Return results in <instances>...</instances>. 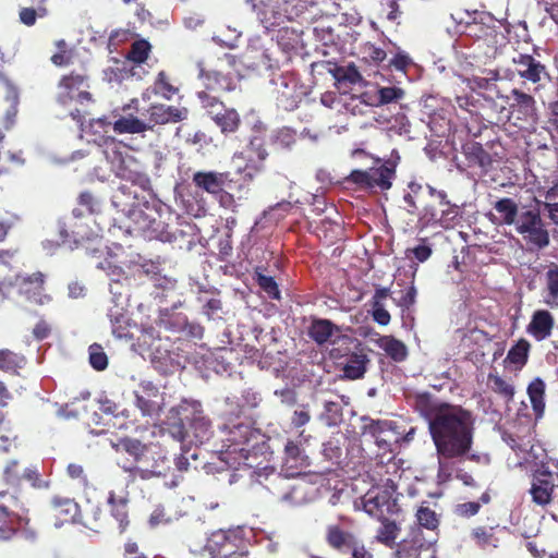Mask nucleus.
I'll list each match as a JSON object with an SVG mask.
<instances>
[{
	"label": "nucleus",
	"instance_id": "obj_1",
	"mask_svg": "<svg viewBox=\"0 0 558 558\" xmlns=\"http://www.w3.org/2000/svg\"><path fill=\"white\" fill-rule=\"evenodd\" d=\"M414 409L428 422V429L436 452L441 459H457L472 448L474 417L461 405L435 400L428 392L414 397Z\"/></svg>",
	"mask_w": 558,
	"mask_h": 558
},
{
	"label": "nucleus",
	"instance_id": "obj_2",
	"mask_svg": "<svg viewBox=\"0 0 558 558\" xmlns=\"http://www.w3.org/2000/svg\"><path fill=\"white\" fill-rule=\"evenodd\" d=\"M463 32L475 38L480 43L478 46L486 47L484 53L487 58H495L499 47L506 45V34L511 36V29L505 27L504 21H499L484 11H474L472 14H468Z\"/></svg>",
	"mask_w": 558,
	"mask_h": 558
},
{
	"label": "nucleus",
	"instance_id": "obj_3",
	"mask_svg": "<svg viewBox=\"0 0 558 558\" xmlns=\"http://www.w3.org/2000/svg\"><path fill=\"white\" fill-rule=\"evenodd\" d=\"M225 437L226 453H240L244 459L248 458L252 449L264 444V435L258 428L252 427L250 423L236 421L233 423H221L219 426Z\"/></svg>",
	"mask_w": 558,
	"mask_h": 558
},
{
	"label": "nucleus",
	"instance_id": "obj_4",
	"mask_svg": "<svg viewBox=\"0 0 558 558\" xmlns=\"http://www.w3.org/2000/svg\"><path fill=\"white\" fill-rule=\"evenodd\" d=\"M509 107L508 120L519 130L535 129L538 121L534 97L519 88H512L508 95H497Z\"/></svg>",
	"mask_w": 558,
	"mask_h": 558
},
{
	"label": "nucleus",
	"instance_id": "obj_5",
	"mask_svg": "<svg viewBox=\"0 0 558 558\" xmlns=\"http://www.w3.org/2000/svg\"><path fill=\"white\" fill-rule=\"evenodd\" d=\"M206 549L213 558H247L248 542L241 530H218L211 533Z\"/></svg>",
	"mask_w": 558,
	"mask_h": 558
},
{
	"label": "nucleus",
	"instance_id": "obj_6",
	"mask_svg": "<svg viewBox=\"0 0 558 558\" xmlns=\"http://www.w3.org/2000/svg\"><path fill=\"white\" fill-rule=\"evenodd\" d=\"M111 170L121 180L130 182L132 186H138L142 191L149 189L150 180L146 173L140 170L138 163L131 156H124L114 145L105 151Z\"/></svg>",
	"mask_w": 558,
	"mask_h": 558
},
{
	"label": "nucleus",
	"instance_id": "obj_7",
	"mask_svg": "<svg viewBox=\"0 0 558 558\" xmlns=\"http://www.w3.org/2000/svg\"><path fill=\"white\" fill-rule=\"evenodd\" d=\"M395 177L396 165L387 161L378 167H371L367 170H352L345 180L360 189L387 191L391 187Z\"/></svg>",
	"mask_w": 558,
	"mask_h": 558
},
{
	"label": "nucleus",
	"instance_id": "obj_8",
	"mask_svg": "<svg viewBox=\"0 0 558 558\" xmlns=\"http://www.w3.org/2000/svg\"><path fill=\"white\" fill-rule=\"evenodd\" d=\"M192 182L196 189L213 196L223 192L225 189H229L238 190L239 198H241L243 194H246L248 191V189L243 183L239 182L229 171H196L192 177Z\"/></svg>",
	"mask_w": 558,
	"mask_h": 558
},
{
	"label": "nucleus",
	"instance_id": "obj_9",
	"mask_svg": "<svg viewBox=\"0 0 558 558\" xmlns=\"http://www.w3.org/2000/svg\"><path fill=\"white\" fill-rule=\"evenodd\" d=\"M201 108L219 128L221 133H235L241 125V118L236 109L227 107L219 97L201 95Z\"/></svg>",
	"mask_w": 558,
	"mask_h": 558
},
{
	"label": "nucleus",
	"instance_id": "obj_10",
	"mask_svg": "<svg viewBox=\"0 0 558 558\" xmlns=\"http://www.w3.org/2000/svg\"><path fill=\"white\" fill-rule=\"evenodd\" d=\"M325 539L330 548L340 554L351 555L352 558H373L353 532L343 530L338 524L327 526Z\"/></svg>",
	"mask_w": 558,
	"mask_h": 558
},
{
	"label": "nucleus",
	"instance_id": "obj_11",
	"mask_svg": "<svg viewBox=\"0 0 558 558\" xmlns=\"http://www.w3.org/2000/svg\"><path fill=\"white\" fill-rule=\"evenodd\" d=\"M57 102L66 106L73 100L80 104L93 101V95L88 92L89 80L85 74L75 71L62 75L58 82Z\"/></svg>",
	"mask_w": 558,
	"mask_h": 558
},
{
	"label": "nucleus",
	"instance_id": "obj_12",
	"mask_svg": "<svg viewBox=\"0 0 558 558\" xmlns=\"http://www.w3.org/2000/svg\"><path fill=\"white\" fill-rule=\"evenodd\" d=\"M513 226L527 244L537 248H543L548 245L549 234L544 227L538 210L526 209L521 211Z\"/></svg>",
	"mask_w": 558,
	"mask_h": 558
},
{
	"label": "nucleus",
	"instance_id": "obj_13",
	"mask_svg": "<svg viewBox=\"0 0 558 558\" xmlns=\"http://www.w3.org/2000/svg\"><path fill=\"white\" fill-rule=\"evenodd\" d=\"M20 499L7 492L0 493V539H10L20 527Z\"/></svg>",
	"mask_w": 558,
	"mask_h": 558
},
{
	"label": "nucleus",
	"instance_id": "obj_14",
	"mask_svg": "<svg viewBox=\"0 0 558 558\" xmlns=\"http://www.w3.org/2000/svg\"><path fill=\"white\" fill-rule=\"evenodd\" d=\"M513 72L524 82L543 85L549 81L547 66L529 53H518L512 58Z\"/></svg>",
	"mask_w": 558,
	"mask_h": 558
},
{
	"label": "nucleus",
	"instance_id": "obj_15",
	"mask_svg": "<svg viewBox=\"0 0 558 558\" xmlns=\"http://www.w3.org/2000/svg\"><path fill=\"white\" fill-rule=\"evenodd\" d=\"M198 77L203 82L204 88L196 93L201 102V95L207 94L210 97H218V93L232 92L236 88V76L231 72L223 73L218 70H199Z\"/></svg>",
	"mask_w": 558,
	"mask_h": 558
},
{
	"label": "nucleus",
	"instance_id": "obj_16",
	"mask_svg": "<svg viewBox=\"0 0 558 558\" xmlns=\"http://www.w3.org/2000/svg\"><path fill=\"white\" fill-rule=\"evenodd\" d=\"M147 444L142 442L140 439L123 437L113 445L114 451L120 456L118 458V465L130 476L133 477V468L137 466L141 462Z\"/></svg>",
	"mask_w": 558,
	"mask_h": 558
},
{
	"label": "nucleus",
	"instance_id": "obj_17",
	"mask_svg": "<svg viewBox=\"0 0 558 558\" xmlns=\"http://www.w3.org/2000/svg\"><path fill=\"white\" fill-rule=\"evenodd\" d=\"M189 407L192 409V416L184 415V417L181 418L182 424L178 427L177 437L180 440L184 439L185 430L183 421H186L190 424V427L193 429L195 437L199 442H203L209 438L210 421L204 415L199 402H184L179 408L181 411L186 412Z\"/></svg>",
	"mask_w": 558,
	"mask_h": 558
},
{
	"label": "nucleus",
	"instance_id": "obj_18",
	"mask_svg": "<svg viewBox=\"0 0 558 558\" xmlns=\"http://www.w3.org/2000/svg\"><path fill=\"white\" fill-rule=\"evenodd\" d=\"M142 117L144 118L145 125H147V131H153L157 125L185 120L187 109L163 104H153L142 113Z\"/></svg>",
	"mask_w": 558,
	"mask_h": 558
},
{
	"label": "nucleus",
	"instance_id": "obj_19",
	"mask_svg": "<svg viewBox=\"0 0 558 558\" xmlns=\"http://www.w3.org/2000/svg\"><path fill=\"white\" fill-rule=\"evenodd\" d=\"M362 422V434L372 437L378 448L390 450L392 438L397 436L396 423L387 420H373L367 416H363Z\"/></svg>",
	"mask_w": 558,
	"mask_h": 558
},
{
	"label": "nucleus",
	"instance_id": "obj_20",
	"mask_svg": "<svg viewBox=\"0 0 558 558\" xmlns=\"http://www.w3.org/2000/svg\"><path fill=\"white\" fill-rule=\"evenodd\" d=\"M459 218V206L451 203H442V207L440 208H436L434 206L425 207L423 214L420 217V221L426 226L438 225L448 229L454 227L458 223Z\"/></svg>",
	"mask_w": 558,
	"mask_h": 558
},
{
	"label": "nucleus",
	"instance_id": "obj_21",
	"mask_svg": "<svg viewBox=\"0 0 558 558\" xmlns=\"http://www.w3.org/2000/svg\"><path fill=\"white\" fill-rule=\"evenodd\" d=\"M461 154L464 158V163L468 168L480 170L482 173H487L493 163V158L486 151L481 143L475 141H468L462 145Z\"/></svg>",
	"mask_w": 558,
	"mask_h": 558
},
{
	"label": "nucleus",
	"instance_id": "obj_22",
	"mask_svg": "<svg viewBox=\"0 0 558 558\" xmlns=\"http://www.w3.org/2000/svg\"><path fill=\"white\" fill-rule=\"evenodd\" d=\"M154 458L148 460V469H142L141 480L148 481L154 477H166L171 471V460L168 457L167 451L159 445H153Z\"/></svg>",
	"mask_w": 558,
	"mask_h": 558
},
{
	"label": "nucleus",
	"instance_id": "obj_23",
	"mask_svg": "<svg viewBox=\"0 0 558 558\" xmlns=\"http://www.w3.org/2000/svg\"><path fill=\"white\" fill-rule=\"evenodd\" d=\"M138 220V229L143 235L149 240H159L161 242H172L175 235L169 230V226L160 218H149L147 215H141Z\"/></svg>",
	"mask_w": 558,
	"mask_h": 558
},
{
	"label": "nucleus",
	"instance_id": "obj_24",
	"mask_svg": "<svg viewBox=\"0 0 558 558\" xmlns=\"http://www.w3.org/2000/svg\"><path fill=\"white\" fill-rule=\"evenodd\" d=\"M554 326V316L546 310H537L533 313L531 322L526 326V331L535 340L543 341L551 335Z\"/></svg>",
	"mask_w": 558,
	"mask_h": 558
},
{
	"label": "nucleus",
	"instance_id": "obj_25",
	"mask_svg": "<svg viewBox=\"0 0 558 558\" xmlns=\"http://www.w3.org/2000/svg\"><path fill=\"white\" fill-rule=\"evenodd\" d=\"M420 529L411 532V537L402 539L395 551V558H420L423 550L428 549Z\"/></svg>",
	"mask_w": 558,
	"mask_h": 558
},
{
	"label": "nucleus",
	"instance_id": "obj_26",
	"mask_svg": "<svg viewBox=\"0 0 558 558\" xmlns=\"http://www.w3.org/2000/svg\"><path fill=\"white\" fill-rule=\"evenodd\" d=\"M53 515L61 522H75L80 515V506L73 499L62 496H53L50 500Z\"/></svg>",
	"mask_w": 558,
	"mask_h": 558
},
{
	"label": "nucleus",
	"instance_id": "obj_27",
	"mask_svg": "<svg viewBox=\"0 0 558 558\" xmlns=\"http://www.w3.org/2000/svg\"><path fill=\"white\" fill-rule=\"evenodd\" d=\"M108 506L111 517L118 522L119 532L124 533L130 524L128 497L118 496L114 492H110Z\"/></svg>",
	"mask_w": 558,
	"mask_h": 558
},
{
	"label": "nucleus",
	"instance_id": "obj_28",
	"mask_svg": "<svg viewBox=\"0 0 558 558\" xmlns=\"http://www.w3.org/2000/svg\"><path fill=\"white\" fill-rule=\"evenodd\" d=\"M44 275L36 272L22 280L20 291L29 301L37 304H44L45 299H48V296L44 294Z\"/></svg>",
	"mask_w": 558,
	"mask_h": 558
},
{
	"label": "nucleus",
	"instance_id": "obj_29",
	"mask_svg": "<svg viewBox=\"0 0 558 558\" xmlns=\"http://www.w3.org/2000/svg\"><path fill=\"white\" fill-rule=\"evenodd\" d=\"M339 327L331 320L325 318H313L308 327V336L317 344L327 343Z\"/></svg>",
	"mask_w": 558,
	"mask_h": 558
},
{
	"label": "nucleus",
	"instance_id": "obj_30",
	"mask_svg": "<svg viewBox=\"0 0 558 558\" xmlns=\"http://www.w3.org/2000/svg\"><path fill=\"white\" fill-rule=\"evenodd\" d=\"M554 484L550 481V473H542L536 476L532 483L531 494L533 501L545 506L551 501Z\"/></svg>",
	"mask_w": 558,
	"mask_h": 558
},
{
	"label": "nucleus",
	"instance_id": "obj_31",
	"mask_svg": "<svg viewBox=\"0 0 558 558\" xmlns=\"http://www.w3.org/2000/svg\"><path fill=\"white\" fill-rule=\"evenodd\" d=\"M368 363L369 359L363 351L349 354L342 368L343 376L351 380L362 378L366 373Z\"/></svg>",
	"mask_w": 558,
	"mask_h": 558
},
{
	"label": "nucleus",
	"instance_id": "obj_32",
	"mask_svg": "<svg viewBox=\"0 0 558 558\" xmlns=\"http://www.w3.org/2000/svg\"><path fill=\"white\" fill-rule=\"evenodd\" d=\"M377 344L385 351L387 356H389L395 362L400 363L408 357L409 352L407 345L393 336L380 337L377 341Z\"/></svg>",
	"mask_w": 558,
	"mask_h": 558
},
{
	"label": "nucleus",
	"instance_id": "obj_33",
	"mask_svg": "<svg viewBox=\"0 0 558 558\" xmlns=\"http://www.w3.org/2000/svg\"><path fill=\"white\" fill-rule=\"evenodd\" d=\"M113 131L117 134H140L147 131L144 118H137L133 113L121 116L113 122Z\"/></svg>",
	"mask_w": 558,
	"mask_h": 558
},
{
	"label": "nucleus",
	"instance_id": "obj_34",
	"mask_svg": "<svg viewBox=\"0 0 558 558\" xmlns=\"http://www.w3.org/2000/svg\"><path fill=\"white\" fill-rule=\"evenodd\" d=\"M26 357L9 349L0 350V371L11 375H19L20 369L26 365Z\"/></svg>",
	"mask_w": 558,
	"mask_h": 558
},
{
	"label": "nucleus",
	"instance_id": "obj_35",
	"mask_svg": "<svg viewBox=\"0 0 558 558\" xmlns=\"http://www.w3.org/2000/svg\"><path fill=\"white\" fill-rule=\"evenodd\" d=\"M363 509L371 517L381 520L384 518V507L388 506V497L385 494H373L368 492L362 498Z\"/></svg>",
	"mask_w": 558,
	"mask_h": 558
},
{
	"label": "nucleus",
	"instance_id": "obj_36",
	"mask_svg": "<svg viewBox=\"0 0 558 558\" xmlns=\"http://www.w3.org/2000/svg\"><path fill=\"white\" fill-rule=\"evenodd\" d=\"M530 349V342L521 338L510 348L505 361L521 369L527 363Z\"/></svg>",
	"mask_w": 558,
	"mask_h": 558
},
{
	"label": "nucleus",
	"instance_id": "obj_37",
	"mask_svg": "<svg viewBox=\"0 0 558 558\" xmlns=\"http://www.w3.org/2000/svg\"><path fill=\"white\" fill-rule=\"evenodd\" d=\"M494 209L501 217L502 223L508 226L514 225L520 215L518 204L510 197L498 199L494 204Z\"/></svg>",
	"mask_w": 558,
	"mask_h": 558
},
{
	"label": "nucleus",
	"instance_id": "obj_38",
	"mask_svg": "<svg viewBox=\"0 0 558 558\" xmlns=\"http://www.w3.org/2000/svg\"><path fill=\"white\" fill-rule=\"evenodd\" d=\"M527 395L532 404V409L536 416H542L545 409L544 396L545 384L541 378H535L527 387Z\"/></svg>",
	"mask_w": 558,
	"mask_h": 558
},
{
	"label": "nucleus",
	"instance_id": "obj_39",
	"mask_svg": "<svg viewBox=\"0 0 558 558\" xmlns=\"http://www.w3.org/2000/svg\"><path fill=\"white\" fill-rule=\"evenodd\" d=\"M547 294L546 304L550 307H558V265L550 264L545 274Z\"/></svg>",
	"mask_w": 558,
	"mask_h": 558
},
{
	"label": "nucleus",
	"instance_id": "obj_40",
	"mask_svg": "<svg viewBox=\"0 0 558 558\" xmlns=\"http://www.w3.org/2000/svg\"><path fill=\"white\" fill-rule=\"evenodd\" d=\"M57 51L50 57V61L56 66H69L74 60V48L70 47L64 39H58L54 43Z\"/></svg>",
	"mask_w": 558,
	"mask_h": 558
},
{
	"label": "nucleus",
	"instance_id": "obj_41",
	"mask_svg": "<svg viewBox=\"0 0 558 558\" xmlns=\"http://www.w3.org/2000/svg\"><path fill=\"white\" fill-rule=\"evenodd\" d=\"M380 521L381 526L377 532L376 539L388 547H392L400 532V527L395 521L387 518H383Z\"/></svg>",
	"mask_w": 558,
	"mask_h": 558
},
{
	"label": "nucleus",
	"instance_id": "obj_42",
	"mask_svg": "<svg viewBox=\"0 0 558 558\" xmlns=\"http://www.w3.org/2000/svg\"><path fill=\"white\" fill-rule=\"evenodd\" d=\"M488 387L492 391L502 397L507 402L513 400L514 387L498 374H488Z\"/></svg>",
	"mask_w": 558,
	"mask_h": 558
},
{
	"label": "nucleus",
	"instance_id": "obj_43",
	"mask_svg": "<svg viewBox=\"0 0 558 558\" xmlns=\"http://www.w3.org/2000/svg\"><path fill=\"white\" fill-rule=\"evenodd\" d=\"M296 142L295 130L283 126L271 135V144L276 149H290Z\"/></svg>",
	"mask_w": 558,
	"mask_h": 558
},
{
	"label": "nucleus",
	"instance_id": "obj_44",
	"mask_svg": "<svg viewBox=\"0 0 558 558\" xmlns=\"http://www.w3.org/2000/svg\"><path fill=\"white\" fill-rule=\"evenodd\" d=\"M471 536L482 548L489 546L497 547L498 545V538L495 535V527L493 526H477L472 530Z\"/></svg>",
	"mask_w": 558,
	"mask_h": 558
},
{
	"label": "nucleus",
	"instance_id": "obj_45",
	"mask_svg": "<svg viewBox=\"0 0 558 558\" xmlns=\"http://www.w3.org/2000/svg\"><path fill=\"white\" fill-rule=\"evenodd\" d=\"M112 333L118 339L130 340L133 338L130 332V319L123 313L110 314Z\"/></svg>",
	"mask_w": 558,
	"mask_h": 558
},
{
	"label": "nucleus",
	"instance_id": "obj_46",
	"mask_svg": "<svg viewBox=\"0 0 558 558\" xmlns=\"http://www.w3.org/2000/svg\"><path fill=\"white\" fill-rule=\"evenodd\" d=\"M151 45L146 39L135 40L126 53V59L136 64L144 63L150 53Z\"/></svg>",
	"mask_w": 558,
	"mask_h": 558
},
{
	"label": "nucleus",
	"instance_id": "obj_47",
	"mask_svg": "<svg viewBox=\"0 0 558 558\" xmlns=\"http://www.w3.org/2000/svg\"><path fill=\"white\" fill-rule=\"evenodd\" d=\"M415 517L418 525L424 529L434 531L439 525L437 513L428 506L421 505L416 510Z\"/></svg>",
	"mask_w": 558,
	"mask_h": 558
},
{
	"label": "nucleus",
	"instance_id": "obj_48",
	"mask_svg": "<svg viewBox=\"0 0 558 558\" xmlns=\"http://www.w3.org/2000/svg\"><path fill=\"white\" fill-rule=\"evenodd\" d=\"M295 85L292 90H279L277 95L278 107L284 111H293L299 107L301 101L300 93L295 90Z\"/></svg>",
	"mask_w": 558,
	"mask_h": 558
},
{
	"label": "nucleus",
	"instance_id": "obj_49",
	"mask_svg": "<svg viewBox=\"0 0 558 558\" xmlns=\"http://www.w3.org/2000/svg\"><path fill=\"white\" fill-rule=\"evenodd\" d=\"M305 460L303 449L293 440H288L284 446V464L290 468L302 465Z\"/></svg>",
	"mask_w": 558,
	"mask_h": 558
},
{
	"label": "nucleus",
	"instance_id": "obj_50",
	"mask_svg": "<svg viewBox=\"0 0 558 558\" xmlns=\"http://www.w3.org/2000/svg\"><path fill=\"white\" fill-rule=\"evenodd\" d=\"M243 404H240L232 398H227L225 401V409L220 413L222 423H233L241 420L243 414Z\"/></svg>",
	"mask_w": 558,
	"mask_h": 558
},
{
	"label": "nucleus",
	"instance_id": "obj_51",
	"mask_svg": "<svg viewBox=\"0 0 558 558\" xmlns=\"http://www.w3.org/2000/svg\"><path fill=\"white\" fill-rule=\"evenodd\" d=\"M105 74L108 82L120 84L132 75V71L126 62L116 61L114 65L108 68Z\"/></svg>",
	"mask_w": 558,
	"mask_h": 558
},
{
	"label": "nucleus",
	"instance_id": "obj_52",
	"mask_svg": "<svg viewBox=\"0 0 558 558\" xmlns=\"http://www.w3.org/2000/svg\"><path fill=\"white\" fill-rule=\"evenodd\" d=\"M3 481L11 486H20L23 481V470L17 460H11L3 470Z\"/></svg>",
	"mask_w": 558,
	"mask_h": 558
},
{
	"label": "nucleus",
	"instance_id": "obj_53",
	"mask_svg": "<svg viewBox=\"0 0 558 558\" xmlns=\"http://www.w3.org/2000/svg\"><path fill=\"white\" fill-rule=\"evenodd\" d=\"M89 363L96 371H104L108 366V356L101 345L94 343L89 347Z\"/></svg>",
	"mask_w": 558,
	"mask_h": 558
},
{
	"label": "nucleus",
	"instance_id": "obj_54",
	"mask_svg": "<svg viewBox=\"0 0 558 558\" xmlns=\"http://www.w3.org/2000/svg\"><path fill=\"white\" fill-rule=\"evenodd\" d=\"M378 94V104L387 105L391 102H396L403 98L404 90L397 86H385L380 87L377 92Z\"/></svg>",
	"mask_w": 558,
	"mask_h": 558
},
{
	"label": "nucleus",
	"instance_id": "obj_55",
	"mask_svg": "<svg viewBox=\"0 0 558 558\" xmlns=\"http://www.w3.org/2000/svg\"><path fill=\"white\" fill-rule=\"evenodd\" d=\"M23 480L29 482L32 487L36 489H48L50 487V481L41 477L37 466L23 469Z\"/></svg>",
	"mask_w": 558,
	"mask_h": 558
},
{
	"label": "nucleus",
	"instance_id": "obj_56",
	"mask_svg": "<svg viewBox=\"0 0 558 558\" xmlns=\"http://www.w3.org/2000/svg\"><path fill=\"white\" fill-rule=\"evenodd\" d=\"M155 88L156 93L161 94L166 99H171L178 93V88L170 83L168 75L163 71L159 72L155 82Z\"/></svg>",
	"mask_w": 558,
	"mask_h": 558
},
{
	"label": "nucleus",
	"instance_id": "obj_57",
	"mask_svg": "<svg viewBox=\"0 0 558 558\" xmlns=\"http://www.w3.org/2000/svg\"><path fill=\"white\" fill-rule=\"evenodd\" d=\"M257 283L263 291H265L269 298L279 300L280 299V290L274 277L266 276L263 274H257Z\"/></svg>",
	"mask_w": 558,
	"mask_h": 558
},
{
	"label": "nucleus",
	"instance_id": "obj_58",
	"mask_svg": "<svg viewBox=\"0 0 558 558\" xmlns=\"http://www.w3.org/2000/svg\"><path fill=\"white\" fill-rule=\"evenodd\" d=\"M77 204L85 207L86 214L96 215L100 211V203L95 195L88 191L82 192L77 197Z\"/></svg>",
	"mask_w": 558,
	"mask_h": 558
},
{
	"label": "nucleus",
	"instance_id": "obj_59",
	"mask_svg": "<svg viewBox=\"0 0 558 558\" xmlns=\"http://www.w3.org/2000/svg\"><path fill=\"white\" fill-rule=\"evenodd\" d=\"M75 227L76 222L70 221L69 223H64V226L60 228V235L63 239V241H70L71 239H73L75 243H80L85 238H87L86 232L82 230H76Z\"/></svg>",
	"mask_w": 558,
	"mask_h": 558
},
{
	"label": "nucleus",
	"instance_id": "obj_60",
	"mask_svg": "<svg viewBox=\"0 0 558 558\" xmlns=\"http://www.w3.org/2000/svg\"><path fill=\"white\" fill-rule=\"evenodd\" d=\"M409 192L404 194L403 201L405 203V208L408 213L415 214L417 209L416 205V197L422 191V185L415 182H410L409 185Z\"/></svg>",
	"mask_w": 558,
	"mask_h": 558
},
{
	"label": "nucleus",
	"instance_id": "obj_61",
	"mask_svg": "<svg viewBox=\"0 0 558 558\" xmlns=\"http://www.w3.org/2000/svg\"><path fill=\"white\" fill-rule=\"evenodd\" d=\"M336 77L338 81H345L351 84L360 83L363 78L354 64H349L347 68H338Z\"/></svg>",
	"mask_w": 558,
	"mask_h": 558
},
{
	"label": "nucleus",
	"instance_id": "obj_62",
	"mask_svg": "<svg viewBox=\"0 0 558 558\" xmlns=\"http://www.w3.org/2000/svg\"><path fill=\"white\" fill-rule=\"evenodd\" d=\"M399 2L400 0H385L381 2V11L386 14L388 21L397 22L401 17L403 12Z\"/></svg>",
	"mask_w": 558,
	"mask_h": 558
},
{
	"label": "nucleus",
	"instance_id": "obj_63",
	"mask_svg": "<svg viewBox=\"0 0 558 558\" xmlns=\"http://www.w3.org/2000/svg\"><path fill=\"white\" fill-rule=\"evenodd\" d=\"M66 474L70 478L76 481L82 487H87L88 477L83 465L70 463L66 468Z\"/></svg>",
	"mask_w": 558,
	"mask_h": 558
},
{
	"label": "nucleus",
	"instance_id": "obj_64",
	"mask_svg": "<svg viewBox=\"0 0 558 558\" xmlns=\"http://www.w3.org/2000/svg\"><path fill=\"white\" fill-rule=\"evenodd\" d=\"M324 414L329 423H336L342 416L341 405L336 401H326L324 404Z\"/></svg>",
	"mask_w": 558,
	"mask_h": 558
}]
</instances>
